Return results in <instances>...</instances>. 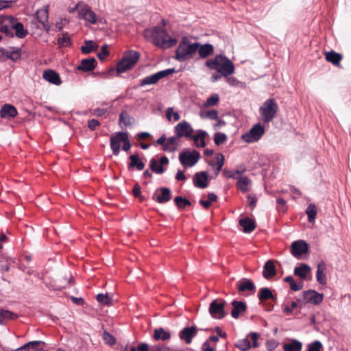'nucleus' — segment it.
Returning <instances> with one entry per match:
<instances>
[{"label": "nucleus", "instance_id": "obj_1", "mask_svg": "<svg viewBox=\"0 0 351 351\" xmlns=\"http://www.w3.org/2000/svg\"><path fill=\"white\" fill-rule=\"evenodd\" d=\"M161 24L162 27L156 26L145 29V36L147 38H152L154 44L162 49L171 48L177 43V39L171 38L164 29V27L167 25L165 19L161 21Z\"/></svg>", "mask_w": 351, "mask_h": 351}, {"label": "nucleus", "instance_id": "obj_2", "mask_svg": "<svg viewBox=\"0 0 351 351\" xmlns=\"http://www.w3.org/2000/svg\"><path fill=\"white\" fill-rule=\"evenodd\" d=\"M205 66L211 70H216L221 75L228 77L234 73L233 62L226 56L218 54L214 58L208 59Z\"/></svg>", "mask_w": 351, "mask_h": 351}, {"label": "nucleus", "instance_id": "obj_3", "mask_svg": "<svg viewBox=\"0 0 351 351\" xmlns=\"http://www.w3.org/2000/svg\"><path fill=\"white\" fill-rule=\"evenodd\" d=\"M197 42L191 43L186 37H183L176 51L175 59L179 62L196 60Z\"/></svg>", "mask_w": 351, "mask_h": 351}, {"label": "nucleus", "instance_id": "obj_4", "mask_svg": "<svg viewBox=\"0 0 351 351\" xmlns=\"http://www.w3.org/2000/svg\"><path fill=\"white\" fill-rule=\"evenodd\" d=\"M140 56V53L134 50L125 51L122 59L117 64V73H123L132 69L139 60Z\"/></svg>", "mask_w": 351, "mask_h": 351}, {"label": "nucleus", "instance_id": "obj_5", "mask_svg": "<svg viewBox=\"0 0 351 351\" xmlns=\"http://www.w3.org/2000/svg\"><path fill=\"white\" fill-rule=\"evenodd\" d=\"M278 106L274 99L266 100L260 108V114L264 123H269L275 117Z\"/></svg>", "mask_w": 351, "mask_h": 351}, {"label": "nucleus", "instance_id": "obj_6", "mask_svg": "<svg viewBox=\"0 0 351 351\" xmlns=\"http://www.w3.org/2000/svg\"><path fill=\"white\" fill-rule=\"evenodd\" d=\"M226 302L223 299H216L211 302L209 306V313L214 319H221L225 317L228 313L225 311Z\"/></svg>", "mask_w": 351, "mask_h": 351}, {"label": "nucleus", "instance_id": "obj_7", "mask_svg": "<svg viewBox=\"0 0 351 351\" xmlns=\"http://www.w3.org/2000/svg\"><path fill=\"white\" fill-rule=\"evenodd\" d=\"M259 335L257 332H250L248 335L242 339H239L235 343V346L242 351H247L253 348H258V343L257 339Z\"/></svg>", "mask_w": 351, "mask_h": 351}, {"label": "nucleus", "instance_id": "obj_8", "mask_svg": "<svg viewBox=\"0 0 351 351\" xmlns=\"http://www.w3.org/2000/svg\"><path fill=\"white\" fill-rule=\"evenodd\" d=\"M265 129L261 123L254 125L247 132L243 134L241 138L246 143H254L260 140L264 134Z\"/></svg>", "mask_w": 351, "mask_h": 351}, {"label": "nucleus", "instance_id": "obj_9", "mask_svg": "<svg viewBox=\"0 0 351 351\" xmlns=\"http://www.w3.org/2000/svg\"><path fill=\"white\" fill-rule=\"evenodd\" d=\"M200 154L197 150L190 152L189 150L184 151L179 154V160L184 167H193L199 160Z\"/></svg>", "mask_w": 351, "mask_h": 351}, {"label": "nucleus", "instance_id": "obj_10", "mask_svg": "<svg viewBox=\"0 0 351 351\" xmlns=\"http://www.w3.org/2000/svg\"><path fill=\"white\" fill-rule=\"evenodd\" d=\"M302 298L298 299V302L303 303H311L315 305L321 304L324 299L322 293H319L315 290L309 289L302 293Z\"/></svg>", "mask_w": 351, "mask_h": 351}, {"label": "nucleus", "instance_id": "obj_11", "mask_svg": "<svg viewBox=\"0 0 351 351\" xmlns=\"http://www.w3.org/2000/svg\"><path fill=\"white\" fill-rule=\"evenodd\" d=\"M76 8L78 10V14L80 19L91 24H95L97 23V16L88 5L78 3Z\"/></svg>", "mask_w": 351, "mask_h": 351}, {"label": "nucleus", "instance_id": "obj_12", "mask_svg": "<svg viewBox=\"0 0 351 351\" xmlns=\"http://www.w3.org/2000/svg\"><path fill=\"white\" fill-rule=\"evenodd\" d=\"M176 135L178 138L191 137L194 130L191 124L186 121L178 123L174 128Z\"/></svg>", "mask_w": 351, "mask_h": 351}, {"label": "nucleus", "instance_id": "obj_13", "mask_svg": "<svg viewBox=\"0 0 351 351\" xmlns=\"http://www.w3.org/2000/svg\"><path fill=\"white\" fill-rule=\"evenodd\" d=\"M13 16H0V32L5 34L7 36L14 37L13 32Z\"/></svg>", "mask_w": 351, "mask_h": 351}, {"label": "nucleus", "instance_id": "obj_14", "mask_svg": "<svg viewBox=\"0 0 351 351\" xmlns=\"http://www.w3.org/2000/svg\"><path fill=\"white\" fill-rule=\"evenodd\" d=\"M308 245L307 243L303 240L296 241L292 243L291 246V252L292 255L299 258L303 254L307 253Z\"/></svg>", "mask_w": 351, "mask_h": 351}, {"label": "nucleus", "instance_id": "obj_15", "mask_svg": "<svg viewBox=\"0 0 351 351\" xmlns=\"http://www.w3.org/2000/svg\"><path fill=\"white\" fill-rule=\"evenodd\" d=\"M197 55L196 60L206 59L209 56L214 54L215 48L213 45L210 43L201 44L197 42Z\"/></svg>", "mask_w": 351, "mask_h": 351}, {"label": "nucleus", "instance_id": "obj_16", "mask_svg": "<svg viewBox=\"0 0 351 351\" xmlns=\"http://www.w3.org/2000/svg\"><path fill=\"white\" fill-rule=\"evenodd\" d=\"M198 329L195 326L185 327L179 332V338L186 344H190L197 335Z\"/></svg>", "mask_w": 351, "mask_h": 351}, {"label": "nucleus", "instance_id": "obj_17", "mask_svg": "<svg viewBox=\"0 0 351 351\" xmlns=\"http://www.w3.org/2000/svg\"><path fill=\"white\" fill-rule=\"evenodd\" d=\"M125 132H118L112 135L110 138V146L114 155L117 156L120 152L121 143H123L121 138H124Z\"/></svg>", "mask_w": 351, "mask_h": 351}, {"label": "nucleus", "instance_id": "obj_18", "mask_svg": "<svg viewBox=\"0 0 351 351\" xmlns=\"http://www.w3.org/2000/svg\"><path fill=\"white\" fill-rule=\"evenodd\" d=\"M193 184L199 189H205L208 186V176L205 171L196 173L193 176Z\"/></svg>", "mask_w": 351, "mask_h": 351}, {"label": "nucleus", "instance_id": "obj_19", "mask_svg": "<svg viewBox=\"0 0 351 351\" xmlns=\"http://www.w3.org/2000/svg\"><path fill=\"white\" fill-rule=\"evenodd\" d=\"M326 271V265L324 261H321L317 265L316 271V279L321 285H326L327 284Z\"/></svg>", "mask_w": 351, "mask_h": 351}, {"label": "nucleus", "instance_id": "obj_20", "mask_svg": "<svg viewBox=\"0 0 351 351\" xmlns=\"http://www.w3.org/2000/svg\"><path fill=\"white\" fill-rule=\"evenodd\" d=\"M231 304L232 306L231 315L234 319H238L240 315L247 310V304L245 302L233 300Z\"/></svg>", "mask_w": 351, "mask_h": 351}, {"label": "nucleus", "instance_id": "obj_21", "mask_svg": "<svg viewBox=\"0 0 351 351\" xmlns=\"http://www.w3.org/2000/svg\"><path fill=\"white\" fill-rule=\"evenodd\" d=\"M237 287L239 292H244L246 291L254 293L256 291V286L253 281L248 278H242L237 283Z\"/></svg>", "mask_w": 351, "mask_h": 351}, {"label": "nucleus", "instance_id": "obj_22", "mask_svg": "<svg viewBox=\"0 0 351 351\" xmlns=\"http://www.w3.org/2000/svg\"><path fill=\"white\" fill-rule=\"evenodd\" d=\"M16 108L11 104H4L0 110V116L3 119H12L17 115Z\"/></svg>", "mask_w": 351, "mask_h": 351}, {"label": "nucleus", "instance_id": "obj_23", "mask_svg": "<svg viewBox=\"0 0 351 351\" xmlns=\"http://www.w3.org/2000/svg\"><path fill=\"white\" fill-rule=\"evenodd\" d=\"M43 77L47 82L55 85L62 83L59 74L53 70L47 69L43 72Z\"/></svg>", "mask_w": 351, "mask_h": 351}, {"label": "nucleus", "instance_id": "obj_24", "mask_svg": "<svg viewBox=\"0 0 351 351\" xmlns=\"http://www.w3.org/2000/svg\"><path fill=\"white\" fill-rule=\"evenodd\" d=\"M97 61L95 58L83 59L81 64L77 66V69L84 72L91 71L95 69Z\"/></svg>", "mask_w": 351, "mask_h": 351}, {"label": "nucleus", "instance_id": "obj_25", "mask_svg": "<svg viewBox=\"0 0 351 351\" xmlns=\"http://www.w3.org/2000/svg\"><path fill=\"white\" fill-rule=\"evenodd\" d=\"M135 119L126 110H122L119 114V124L121 128H126L134 123Z\"/></svg>", "mask_w": 351, "mask_h": 351}, {"label": "nucleus", "instance_id": "obj_26", "mask_svg": "<svg viewBox=\"0 0 351 351\" xmlns=\"http://www.w3.org/2000/svg\"><path fill=\"white\" fill-rule=\"evenodd\" d=\"M276 274V267L272 260L267 261L264 266L263 271V276L265 279H270Z\"/></svg>", "mask_w": 351, "mask_h": 351}, {"label": "nucleus", "instance_id": "obj_27", "mask_svg": "<svg viewBox=\"0 0 351 351\" xmlns=\"http://www.w3.org/2000/svg\"><path fill=\"white\" fill-rule=\"evenodd\" d=\"M48 14V10L47 8L41 9L36 12L38 21L42 24L43 29L47 32H49L50 29V26L47 24Z\"/></svg>", "mask_w": 351, "mask_h": 351}, {"label": "nucleus", "instance_id": "obj_28", "mask_svg": "<svg viewBox=\"0 0 351 351\" xmlns=\"http://www.w3.org/2000/svg\"><path fill=\"white\" fill-rule=\"evenodd\" d=\"M13 30L15 31L14 36L19 38H23L28 34L27 29H25L24 25L21 22H19L16 18H13Z\"/></svg>", "mask_w": 351, "mask_h": 351}, {"label": "nucleus", "instance_id": "obj_29", "mask_svg": "<svg viewBox=\"0 0 351 351\" xmlns=\"http://www.w3.org/2000/svg\"><path fill=\"white\" fill-rule=\"evenodd\" d=\"M311 267L306 263H300L298 267L294 269V275L300 277L302 280H306L307 275L311 272Z\"/></svg>", "mask_w": 351, "mask_h": 351}, {"label": "nucleus", "instance_id": "obj_30", "mask_svg": "<svg viewBox=\"0 0 351 351\" xmlns=\"http://www.w3.org/2000/svg\"><path fill=\"white\" fill-rule=\"evenodd\" d=\"M130 162L128 165V169L136 168L138 171H141L145 167V163L139 158L138 154H132L129 156Z\"/></svg>", "mask_w": 351, "mask_h": 351}, {"label": "nucleus", "instance_id": "obj_31", "mask_svg": "<svg viewBox=\"0 0 351 351\" xmlns=\"http://www.w3.org/2000/svg\"><path fill=\"white\" fill-rule=\"evenodd\" d=\"M326 60L335 66H339L340 62L343 57L341 53H337L333 50L325 52Z\"/></svg>", "mask_w": 351, "mask_h": 351}, {"label": "nucleus", "instance_id": "obj_32", "mask_svg": "<svg viewBox=\"0 0 351 351\" xmlns=\"http://www.w3.org/2000/svg\"><path fill=\"white\" fill-rule=\"evenodd\" d=\"M239 223L245 233H250L256 228L255 221L249 217L241 219Z\"/></svg>", "mask_w": 351, "mask_h": 351}, {"label": "nucleus", "instance_id": "obj_33", "mask_svg": "<svg viewBox=\"0 0 351 351\" xmlns=\"http://www.w3.org/2000/svg\"><path fill=\"white\" fill-rule=\"evenodd\" d=\"M257 296L261 302H264L267 300H271L273 301L276 300V297L272 293L271 290L267 287L260 289Z\"/></svg>", "mask_w": 351, "mask_h": 351}, {"label": "nucleus", "instance_id": "obj_34", "mask_svg": "<svg viewBox=\"0 0 351 351\" xmlns=\"http://www.w3.org/2000/svg\"><path fill=\"white\" fill-rule=\"evenodd\" d=\"M161 194L158 195L156 200L159 204H165L171 199V191L169 188L161 187L159 189Z\"/></svg>", "mask_w": 351, "mask_h": 351}, {"label": "nucleus", "instance_id": "obj_35", "mask_svg": "<svg viewBox=\"0 0 351 351\" xmlns=\"http://www.w3.org/2000/svg\"><path fill=\"white\" fill-rule=\"evenodd\" d=\"M282 348L284 351H301L302 343L298 339H292L289 343H285Z\"/></svg>", "mask_w": 351, "mask_h": 351}, {"label": "nucleus", "instance_id": "obj_36", "mask_svg": "<svg viewBox=\"0 0 351 351\" xmlns=\"http://www.w3.org/2000/svg\"><path fill=\"white\" fill-rule=\"evenodd\" d=\"M153 338L156 341L161 340L165 341L171 338V334L170 332L165 331L163 328L160 327L154 329Z\"/></svg>", "mask_w": 351, "mask_h": 351}, {"label": "nucleus", "instance_id": "obj_37", "mask_svg": "<svg viewBox=\"0 0 351 351\" xmlns=\"http://www.w3.org/2000/svg\"><path fill=\"white\" fill-rule=\"evenodd\" d=\"M177 138H178L176 135V136H171L167 139L164 147H162V150L168 152H174L178 145Z\"/></svg>", "mask_w": 351, "mask_h": 351}, {"label": "nucleus", "instance_id": "obj_38", "mask_svg": "<svg viewBox=\"0 0 351 351\" xmlns=\"http://www.w3.org/2000/svg\"><path fill=\"white\" fill-rule=\"evenodd\" d=\"M18 317L17 314L12 311L0 308V324H4L5 321L8 319H16Z\"/></svg>", "mask_w": 351, "mask_h": 351}, {"label": "nucleus", "instance_id": "obj_39", "mask_svg": "<svg viewBox=\"0 0 351 351\" xmlns=\"http://www.w3.org/2000/svg\"><path fill=\"white\" fill-rule=\"evenodd\" d=\"M237 186L242 192L245 193L247 191V185L250 182V180L247 176H239L238 178Z\"/></svg>", "mask_w": 351, "mask_h": 351}, {"label": "nucleus", "instance_id": "obj_40", "mask_svg": "<svg viewBox=\"0 0 351 351\" xmlns=\"http://www.w3.org/2000/svg\"><path fill=\"white\" fill-rule=\"evenodd\" d=\"M98 45L93 40H86L84 42V45L81 47V50L83 53L88 54L91 51H96Z\"/></svg>", "mask_w": 351, "mask_h": 351}, {"label": "nucleus", "instance_id": "obj_41", "mask_svg": "<svg viewBox=\"0 0 351 351\" xmlns=\"http://www.w3.org/2000/svg\"><path fill=\"white\" fill-rule=\"evenodd\" d=\"M96 299L102 305L110 306L113 304V300L108 293H99L97 295Z\"/></svg>", "mask_w": 351, "mask_h": 351}, {"label": "nucleus", "instance_id": "obj_42", "mask_svg": "<svg viewBox=\"0 0 351 351\" xmlns=\"http://www.w3.org/2000/svg\"><path fill=\"white\" fill-rule=\"evenodd\" d=\"M306 213L308 215V222H314L316 215L317 214L316 206L313 204H309L306 209Z\"/></svg>", "mask_w": 351, "mask_h": 351}, {"label": "nucleus", "instance_id": "obj_43", "mask_svg": "<svg viewBox=\"0 0 351 351\" xmlns=\"http://www.w3.org/2000/svg\"><path fill=\"white\" fill-rule=\"evenodd\" d=\"M285 281L290 284V289L293 291H297L303 288V282L297 283L291 276L285 278Z\"/></svg>", "mask_w": 351, "mask_h": 351}, {"label": "nucleus", "instance_id": "obj_44", "mask_svg": "<svg viewBox=\"0 0 351 351\" xmlns=\"http://www.w3.org/2000/svg\"><path fill=\"white\" fill-rule=\"evenodd\" d=\"M174 202L178 208L182 210L191 204V202L188 199L182 196H176L174 198Z\"/></svg>", "mask_w": 351, "mask_h": 351}, {"label": "nucleus", "instance_id": "obj_45", "mask_svg": "<svg viewBox=\"0 0 351 351\" xmlns=\"http://www.w3.org/2000/svg\"><path fill=\"white\" fill-rule=\"evenodd\" d=\"M245 171V168L237 169L234 171H228V170L224 169L223 171V175L226 177H227L228 178H232V179L237 180Z\"/></svg>", "mask_w": 351, "mask_h": 351}, {"label": "nucleus", "instance_id": "obj_46", "mask_svg": "<svg viewBox=\"0 0 351 351\" xmlns=\"http://www.w3.org/2000/svg\"><path fill=\"white\" fill-rule=\"evenodd\" d=\"M21 49L15 47H10V53L8 59L12 60L14 62L17 61L21 58Z\"/></svg>", "mask_w": 351, "mask_h": 351}, {"label": "nucleus", "instance_id": "obj_47", "mask_svg": "<svg viewBox=\"0 0 351 351\" xmlns=\"http://www.w3.org/2000/svg\"><path fill=\"white\" fill-rule=\"evenodd\" d=\"M149 167L152 171L158 174H162L165 171L163 167L158 165V161L155 158L150 160Z\"/></svg>", "mask_w": 351, "mask_h": 351}, {"label": "nucleus", "instance_id": "obj_48", "mask_svg": "<svg viewBox=\"0 0 351 351\" xmlns=\"http://www.w3.org/2000/svg\"><path fill=\"white\" fill-rule=\"evenodd\" d=\"M158 82V79L156 77L155 74H153V75L147 76L145 78L142 79L141 80L140 86H144L146 85L154 84L157 83Z\"/></svg>", "mask_w": 351, "mask_h": 351}, {"label": "nucleus", "instance_id": "obj_49", "mask_svg": "<svg viewBox=\"0 0 351 351\" xmlns=\"http://www.w3.org/2000/svg\"><path fill=\"white\" fill-rule=\"evenodd\" d=\"M45 343L43 341H29L24 344L23 346H21L20 348H17L15 351H29L30 350V346L32 345H45Z\"/></svg>", "mask_w": 351, "mask_h": 351}, {"label": "nucleus", "instance_id": "obj_50", "mask_svg": "<svg viewBox=\"0 0 351 351\" xmlns=\"http://www.w3.org/2000/svg\"><path fill=\"white\" fill-rule=\"evenodd\" d=\"M58 45L60 47H68L71 45V38L68 33H64L62 37L58 39Z\"/></svg>", "mask_w": 351, "mask_h": 351}, {"label": "nucleus", "instance_id": "obj_51", "mask_svg": "<svg viewBox=\"0 0 351 351\" xmlns=\"http://www.w3.org/2000/svg\"><path fill=\"white\" fill-rule=\"evenodd\" d=\"M202 118L210 119V120L218 119V112L216 110H210L200 114Z\"/></svg>", "mask_w": 351, "mask_h": 351}, {"label": "nucleus", "instance_id": "obj_52", "mask_svg": "<svg viewBox=\"0 0 351 351\" xmlns=\"http://www.w3.org/2000/svg\"><path fill=\"white\" fill-rule=\"evenodd\" d=\"M102 338L105 343L109 346H114L116 343L115 337L107 331L104 332Z\"/></svg>", "mask_w": 351, "mask_h": 351}, {"label": "nucleus", "instance_id": "obj_53", "mask_svg": "<svg viewBox=\"0 0 351 351\" xmlns=\"http://www.w3.org/2000/svg\"><path fill=\"white\" fill-rule=\"evenodd\" d=\"M227 140V136L224 133L217 132L214 136V142L216 145L223 144Z\"/></svg>", "mask_w": 351, "mask_h": 351}, {"label": "nucleus", "instance_id": "obj_54", "mask_svg": "<svg viewBox=\"0 0 351 351\" xmlns=\"http://www.w3.org/2000/svg\"><path fill=\"white\" fill-rule=\"evenodd\" d=\"M219 100V97L217 94L211 95L206 100L205 106L210 107L215 106Z\"/></svg>", "mask_w": 351, "mask_h": 351}, {"label": "nucleus", "instance_id": "obj_55", "mask_svg": "<svg viewBox=\"0 0 351 351\" xmlns=\"http://www.w3.org/2000/svg\"><path fill=\"white\" fill-rule=\"evenodd\" d=\"M176 73V70L174 68L165 69L163 71H160L156 73H155L156 77L158 79V81H159L160 79L170 75L172 73Z\"/></svg>", "mask_w": 351, "mask_h": 351}, {"label": "nucleus", "instance_id": "obj_56", "mask_svg": "<svg viewBox=\"0 0 351 351\" xmlns=\"http://www.w3.org/2000/svg\"><path fill=\"white\" fill-rule=\"evenodd\" d=\"M198 134L197 135H193L191 134V136L189 137L190 138H192L194 141V145L196 147H199L198 141L202 138V137H206L207 135V133L202 130H199L197 131Z\"/></svg>", "mask_w": 351, "mask_h": 351}, {"label": "nucleus", "instance_id": "obj_57", "mask_svg": "<svg viewBox=\"0 0 351 351\" xmlns=\"http://www.w3.org/2000/svg\"><path fill=\"white\" fill-rule=\"evenodd\" d=\"M277 210L279 212L285 213L287 210V202L282 197H279L276 199Z\"/></svg>", "mask_w": 351, "mask_h": 351}, {"label": "nucleus", "instance_id": "obj_58", "mask_svg": "<svg viewBox=\"0 0 351 351\" xmlns=\"http://www.w3.org/2000/svg\"><path fill=\"white\" fill-rule=\"evenodd\" d=\"M322 344L319 341H315L308 345V349L306 351H320Z\"/></svg>", "mask_w": 351, "mask_h": 351}, {"label": "nucleus", "instance_id": "obj_59", "mask_svg": "<svg viewBox=\"0 0 351 351\" xmlns=\"http://www.w3.org/2000/svg\"><path fill=\"white\" fill-rule=\"evenodd\" d=\"M173 350L164 345V344H156L150 346L149 351H172Z\"/></svg>", "mask_w": 351, "mask_h": 351}, {"label": "nucleus", "instance_id": "obj_60", "mask_svg": "<svg viewBox=\"0 0 351 351\" xmlns=\"http://www.w3.org/2000/svg\"><path fill=\"white\" fill-rule=\"evenodd\" d=\"M132 193L134 197L139 198L141 202L144 200V197L141 195V186L136 183L133 188Z\"/></svg>", "mask_w": 351, "mask_h": 351}, {"label": "nucleus", "instance_id": "obj_61", "mask_svg": "<svg viewBox=\"0 0 351 351\" xmlns=\"http://www.w3.org/2000/svg\"><path fill=\"white\" fill-rule=\"evenodd\" d=\"M121 141H123L122 149L125 152H128L131 148V143L129 141V134L128 132H125L124 136V138H121Z\"/></svg>", "mask_w": 351, "mask_h": 351}, {"label": "nucleus", "instance_id": "obj_62", "mask_svg": "<svg viewBox=\"0 0 351 351\" xmlns=\"http://www.w3.org/2000/svg\"><path fill=\"white\" fill-rule=\"evenodd\" d=\"M109 54V51L108 50V45H104L101 47V51L97 54V57L100 60H104L105 57Z\"/></svg>", "mask_w": 351, "mask_h": 351}, {"label": "nucleus", "instance_id": "obj_63", "mask_svg": "<svg viewBox=\"0 0 351 351\" xmlns=\"http://www.w3.org/2000/svg\"><path fill=\"white\" fill-rule=\"evenodd\" d=\"M100 125V122L99 120L95 119H90L88 121V128L91 130L94 131L97 128V127Z\"/></svg>", "mask_w": 351, "mask_h": 351}, {"label": "nucleus", "instance_id": "obj_64", "mask_svg": "<svg viewBox=\"0 0 351 351\" xmlns=\"http://www.w3.org/2000/svg\"><path fill=\"white\" fill-rule=\"evenodd\" d=\"M10 53V47L8 49L0 48V60H5V59H8Z\"/></svg>", "mask_w": 351, "mask_h": 351}]
</instances>
